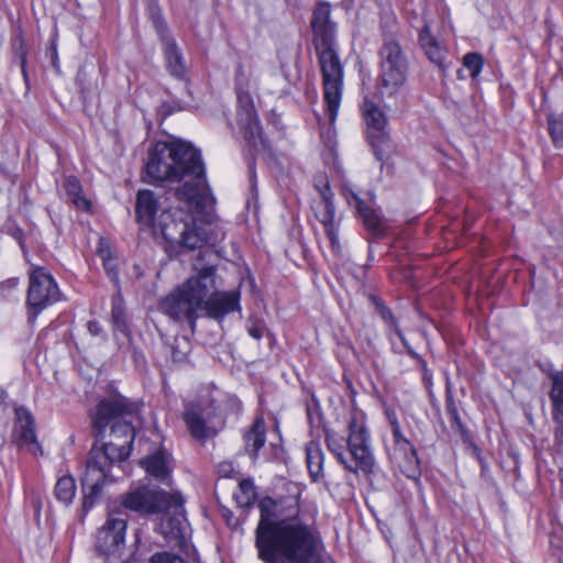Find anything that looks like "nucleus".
<instances>
[{
	"mask_svg": "<svg viewBox=\"0 0 563 563\" xmlns=\"http://www.w3.org/2000/svg\"><path fill=\"white\" fill-rule=\"evenodd\" d=\"M346 445L352 463L349 471L353 473L372 472L374 460L368 446V435L363 424L358 423L356 419L349 422Z\"/></svg>",
	"mask_w": 563,
	"mask_h": 563,
	"instance_id": "9d476101",
	"label": "nucleus"
},
{
	"mask_svg": "<svg viewBox=\"0 0 563 563\" xmlns=\"http://www.w3.org/2000/svg\"><path fill=\"white\" fill-rule=\"evenodd\" d=\"M394 442L396 446L404 452H409L408 463L410 465H418L419 459L416 449L411 445L410 441L401 433V430L393 432Z\"/></svg>",
	"mask_w": 563,
	"mask_h": 563,
	"instance_id": "c756f323",
	"label": "nucleus"
},
{
	"mask_svg": "<svg viewBox=\"0 0 563 563\" xmlns=\"http://www.w3.org/2000/svg\"><path fill=\"white\" fill-rule=\"evenodd\" d=\"M247 331L252 338L260 340L263 336L264 327L261 324H253L247 328Z\"/></svg>",
	"mask_w": 563,
	"mask_h": 563,
	"instance_id": "58836bf2",
	"label": "nucleus"
},
{
	"mask_svg": "<svg viewBox=\"0 0 563 563\" xmlns=\"http://www.w3.org/2000/svg\"><path fill=\"white\" fill-rule=\"evenodd\" d=\"M59 298L60 292L53 276L43 267H34L30 272L27 290V305L33 317Z\"/></svg>",
	"mask_w": 563,
	"mask_h": 563,
	"instance_id": "6e6552de",
	"label": "nucleus"
},
{
	"mask_svg": "<svg viewBox=\"0 0 563 563\" xmlns=\"http://www.w3.org/2000/svg\"><path fill=\"white\" fill-rule=\"evenodd\" d=\"M15 418L12 430V441L19 448H26L33 454L41 451L35 433V421L33 415L24 407L14 409Z\"/></svg>",
	"mask_w": 563,
	"mask_h": 563,
	"instance_id": "ddd939ff",
	"label": "nucleus"
},
{
	"mask_svg": "<svg viewBox=\"0 0 563 563\" xmlns=\"http://www.w3.org/2000/svg\"><path fill=\"white\" fill-rule=\"evenodd\" d=\"M552 387H563V372L551 374Z\"/></svg>",
	"mask_w": 563,
	"mask_h": 563,
	"instance_id": "a19ab883",
	"label": "nucleus"
},
{
	"mask_svg": "<svg viewBox=\"0 0 563 563\" xmlns=\"http://www.w3.org/2000/svg\"><path fill=\"white\" fill-rule=\"evenodd\" d=\"M330 13V4L320 2L313 10L311 27L323 79L325 115L333 123L341 104L343 66L334 48L335 24Z\"/></svg>",
	"mask_w": 563,
	"mask_h": 563,
	"instance_id": "423d86ee",
	"label": "nucleus"
},
{
	"mask_svg": "<svg viewBox=\"0 0 563 563\" xmlns=\"http://www.w3.org/2000/svg\"><path fill=\"white\" fill-rule=\"evenodd\" d=\"M150 563H185V562L179 555L167 552V551H163V552L154 553L150 559Z\"/></svg>",
	"mask_w": 563,
	"mask_h": 563,
	"instance_id": "c9c22d12",
	"label": "nucleus"
},
{
	"mask_svg": "<svg viewBox=\"0 0 563 563\" xmlns=\"http://www.w3.org/2000/svg\"><path fill=\"white\" fill-rule=\"evenodd\" d=\"M238 118L240 125L244 130V137L252 146H257L263 143V140L252 99L247 93H242L240 91L238 95Z\"/></svg>",
	"mask_w": 563,
	"mask_h": 563,
	"instance_id": "2eb2a0df",
	"label": "nucleus"
},
{
	"mask_svg": "<svg viewBox=\"0 0 563 563\" xmlns=\"http://www.w3.org/2000/svg\"><path fill=\"white\" fill-rule=\"evenodd\" d=\"M261 519L255 545L265 563H316L317 541L310 529L296 521H274L276 505L266 497L258 503Z\"/></svg>",
	"mask_w": 563,
	"mask_h": 563,
	"instance_id": "7ed1b4c3",
	"label": "nucleus"
},
{
	"mask_svg": "<svg viewBox=\"0 0 563 563\" xmlns=\"http://www.w3.org/2000/svg\"><path fill=\"white\" fill-rule=\"evenodd\" d=\"M164 52L170 74L176 77H183L186 73V65L172 38H164Z\"/></svg>",
	"mask_w": 563,
	"mask_h": 563,
	"instance_id": "4be33fe9",
	"label": "nucleus"
},
{
	"mask_svg": "<svg viewBox=\"0 0 563 563\" xmlns=\"http://www.w3.org/2000/svg\"><path fill=\"white\" fill-rule=\"evenodd\" d=\"M419 42L428 58L432 63L442 66L443 59L445 57V49L437 41V38L432 36L428 24H424V26L420 31Z\"/></svg>",
	"mask_w": 563,
	"mask_h": 563,
	"instance_id": "a211bd4d",
	"label": "nucleus"
},
{
	"mask_svg": "<svg viewBox=\"0 0 563 563\" xmlns=\"http://www.w3.org/2000/svg\"><path fill=\"white\" fill-rule=\"evenodd\" d=\"M380 67H394L406 69V63L402 56L401 48L396 42L385 43L380 51Z\"/></svg>",
	"mask_w": 563,
	"mask_h": 563,
	"instance_id": "5701e85b",
	"label": "nucleus"
},
{
	"mask_svg": "<svg viewBox=\"0 0 563 563\" xmlns=\"http://www.w3.org/2000/svg\"><path fill=\"white\" fill-rule=\"evenodd\" d=\"M201 407L196 404H187L184 412V420L191 433L198 440H205L208 437L205 420L201 417Z\"/></svg>",
	"mask_w": 563,
	"mask_h": 563,
	"instance_id": "6ab92c4d",
	"label": "nucleus"
},
{
	"mask_svg": "<svg viewBox=\"0 0 563 563\" xmlns=\"http://www.w3.org/2000/svg\"><path fill=\"white\" fill-rule=\"evenodd\" d=\"M7 397V394L4 393L3 389H0V404Z\"/></svg>",
	"mask_w": 563,
	"mask_h": 563,
	"instance_id": "09e8293b",
	"label": "nucleus"
},
{
	"mask_svg": "<svg viewBox=\"0 0 563 563\" xmlns=\"http://www.w3.org/2000/svg\"><path fill=\"white\" fill-rule=\"evenodd\" d=\"M450 391H451V389H448V400H450ZM446 411H448V415L450 416L452 428L455 429L456 431H459L461 434H464L465 428L460 419V416L457 413L455 406L451 401L448 402Z\"/></svg>",
	"mask_w": 563,
	"mask_h": 563,
	"instance_id": "f704fd0d",
	"label": "nucleus"
},
{
	"mask_svg": "<svg viewBox=\"0 0 563 563\" xmlns=\"http://www.w3.org/2000/svg\"><path fill=\"white\" fill-rule=\"evenodd\" d=\"M380 314L386 321L394 323L393 314L387 308H383Z\"/></svg>",
	"mask_w": 563,
	"mask_h": 563,
	"instance_id": "37998d69",
	"label": "nucleus"
},
{
	"mask_svg": "<svg viewBox=\"0 0 563 563\" xmlns=\"http://www.w3.org/2000/svg\"><path fill=\"white\" fill-rule=\"evenodd\" d=\"M356 202L358 214L366 229L375 236H380L385 232V225L379 216L369 207H367L355 194H352Z\"/></svg>",
	"mask_w": 563,
	"mask_h": 563,
	"instance_id": "412c9836",
	"label": "nucleus"
},
{
	"mask_svg": "<svg viewBox=\"0 0 563 563\" xmlns=\"http://www.w3.org/2000/svg\"><path fill=\"white\" fill-rule=\"evenodd\" d=\"M549 131L554 144L563 146V122L552 117L549 118Z\"/></svg>",
	"mask_w": 563,
	"mask_h": 563,
	"instance_id": "72a5a7b5",
	"label": "nucleus"
},
{
	"mask_svg": "<svg viewBox=\"0 0 563 563\" xmlns=\"http://www.w3.org/2000/svg\"><path fill=\"white\" fill-rule=\"evenodd\" d=\"M103 263V267L108 274V276L113 280H118V260L117 257H112L110 260H107Z\"/></svg>",
	"mask_w": 563,
	"mask_h": 563,
	"instance_id": "4c0bfd02",
	"label": "nucleus"
},
{
	"mask_svg": "<svg viewBox=\"0 0 563 563\" xmlns=\"http://www.w3.org/2000/svg\"><path fill=\"white\" fill-rule=\"evenodd\" d=\"M97 253L100 256V258L102 260V262L115 256L111 249V245L104 239L99 240Z\"/></svg>",
	"mask_w": 563,
	"mask_h": 563,
	"instance_id": "e433bc0d",
	"label": "nucleus"
},
{
	"mask_svg": "<svg viewBox=\"0 0 563 563\" xmlns=\"http://www.w3.org/2000/svg\"><path fill=\"white\" fill-rule=\"evenodd\" d=\"M170 495L164 490L142 486L125 494L123 506L141 515L158 514L168 507Z\"/></svg>",
	"mask_w": 563,
	"mask_h": 563,
	"instance_id": "9b49d317",
	"label": "nucleus"
},
{
	"mask_svg": "<svg viewBox=\"0 0 563 563\" xmlns=\"http://www.w3.org/2000/svg\"><path fill=\"white\" fill-rule=\"evenodd\" d=\"M64 188L66 190L67 197L78 209L88 210L90 208L89 200L81 196V186L77 178H66L64 183Z\"/></svg>",
	"mask_w": 563,
	"mask_h": 563,
	"instance_id": "a878e982",
	"label": "nucleus"
},
{
	"mask_svg": "<svg viewBox=\"0 0 563 563\" xmlns=\"http://www.w3.org/2000/svg\"><path fill=\"white\" fill-rule=\"evenodd\" d=\"M243 439L245 452L255 461L258 451L266 442V427L262 417H257L254 420L251 429L244 434Z\"/></svg>",
	"mask_w": 563,
	"mask_h": 563,
	"instance_id": "f3484780",
	"label": "nucleus"
},
{
	"mask_svg": "<svg viewBox=\"0 0 563 563\" xmlns=\"http://www.w3.org/2000/svg\"><path fill=\"white\" fill-rule=\"evenodd\" d=\"M362 111L374 153L378 161H384L388 157L390 152L386 115L375 102L367 98L364 100Z\"/></svg>",
	"mask_w": 563,
	"mask_h": 563,
	"instance_id": "1a4fd4ad",
	"label": "nucleus"
},
{
	"mask_svg": "<svg viewBox=\"0 0 563 563\" xmlns=\"http://www.w3.org/2000/svg\"><path fill=\"white\" fill-rule=\"evenodd\" d=\"M424 383L428 384V385L432 384L427 376H424Z\"/></svg>",
	"mask_w": 563,
	"mask_h": 563,
	"instance_id": "8fccbe9b",
	"label": "nucleus"
},
{
	"mask_svg": "<svg viewBox=\"0 0 563 563\" xmlns=\"http://www.w3.org/2000/svg\"><path fill=\"white\" fill-rule=\"evenodd\" d=\"M168 457L169 455L167 452L158 451L142 460L141 464L147 474L158 481H166L169 475Z\"/></svg>",
	"mask_w": 563,
	"mask_h": 563,
	"instance_id": "aec40b11",
	"label": "nucleus"
},
{
	"mask_svg": "<svg viewBox=\"0 0 563 563\" xmlns=\"http://www.w3.org/2000/svg\"><path fill=\"white\" fill-rule=\"evenodd\" d=\"M306 462L309 473L313 481L321 475L323 467V454L319 443L310 441L306 445Z\"/></svg>",
	"mask_w": 563,
	"mask_h": 563,
	"instance_id": "b1692460",
	"label": "nucleus"
},
{
	"mask_svg": "<svg viewBox=\"0 0 563 563\" xmlns=\"http://www.w3.org/2000/svg\"><path fill=\"white\" fill-rule=\"evenodd\" d=\"M145 172L151 184L180 183L175 196L187 209L203 210L212 202L200 154L189 143H156L148 154Z\"/></svg>",
	"mask_w": 563,
	"mask_h": 563,
	"instance_id": "f03ea898",
	"label": "nucleus"
},
{
	"mask_svg": "<svg viewBox=\"0 0 563 563\" xmlns=\"http://www.w3.org/2000/svg\"><path fill=\"white\" fill-rule=\"evenodd\" d=\"M139 411V404L130 401L120 394L113 393L102 398L92 417L97 435L103 439V433L110 426L109 441L98 448L95 443L87 461L86 472L81 479L84 490V509L93 507L107 482H112L110 467L125 461L131 453L135 438L132 422L128 420Z\"/></svg>",
	"mask_w": 563,
	"mask_h": 563,
	"instance_id": "f257e3e1",
	"label": "nucleus"
},
{
	"mask_svg": "<svg viewBox=\"0 0 563 563\" xmlns=\"http://www.w3.org/2000/svg\"><path fill=\"white\" fill-rule=\"evenodd\" d=\"M406 80V69L380 67L377 92L382 99L395 97Z\"/></svg>",
	"mask_w": 563,
	"mask_h": 563,
	"instance_id": "dca6fc26",
	"label": "nucleus"
},
{
	"mask_svg": "<svg viewBox=\"0 0 563 563\" xmlns=\"http://www.w3.org/2000/svg\"><path fill=\"white\" fill-rule=\"evenodd\" d=\"M159 205L154 192L148 189L139 190L135 212L137 221L152 230L154 235L161 234L168 243L189 250L201 247L208 240L205 229L197 224L194 212L201 210L179 208L163 210L158 218Z\"/></svg>",
	"mask_w": 563,
	"mask_h": 563,
	"instance_id": "39448f33",
	"label": "nucleus"
},
{
	"mask_svg": "<svg viewBox=\"0 0 563 563\" xmlns=\"http://www.w3.org/2000/svg\"><path fill=\"white\" fill-rule=\"evenodd\" d=\"M95 325H96V323H93V322H90V323H89V329H90V331H92V327H95Z\"/></svg>",
	"mask_w": 563,
	"mask_h": 563,
	"instance_id": "3c124183",
	"label": "nucleus"
},
{
	"mask_svg": "<svg viewBox=\"0 0 563 563\" xmlns=\"http://www.w3.org/2000/svg\"><path fill=\"white\" fill-rule=\"evenodd\" d=\"M240 507L251 506L256 498L255 486L251 479H243L239 484V493L234 495Z\"/></svg>",
	"mask_w": 563,
	"mask_h": 563,
	"instance_id": "cd10ccee",
	"label": "nucleus"
},
{
	"mask_svg": "<svg viewBox=\"0 0 563 563\" xmlns=\"http://www.w3.org/2000/svg\"><path fill=\"white\" fill-rule=\"evenodd\" d=\"M559 427L555 432V437L559 440V442L563 443V420L559 422Z\"/></svg>",
	"mask_w": 563,
	"mask_h": 563,
	"instance_id": "c03bdc74",
	"label": "nucleus"
},
{
	"mask_svg": "<svg viewBox=\"0 0 563 563\" xmlns=\"http://www.w3.org/2000/svg\"><path fill=\"white\" fill-rule=\"evenodd\" d=\"M239 308V294L219 292L216 286V271L203 267L188 278L159 302L161 311L174 320H186L195 325L199 312L211 318H222Z\"/></svg>",
	"mask_w": 563,
	"mask_h": 563,
	"instance_id": "20e7f679",
	"label": "nucleus"
},
{
	"mask_svg": "<svg viewBox=\"0 0 563 563\" xmlns=\"http://www.w3.org/2000/svg\"><path fill=\"white\" fill-rule=\"evenodd\" d=\"M126 520L123 518H108L98 530L96 549L104 556V563H125L123 560Z\"/></svg>",
	"mask_w": 563,
	"mask_h": 563,
	"instance_id": "0eeeda50",
	"label": "nucleus"
},
{
	"mask_svg": "<svg viewBox=\"0 0 563 563\" xmlns=\"http://www.w3.org/2000/svg\"><path fill=\"white\" fill-rule=\"evenodd\" d=\"M344 439L339 438L334 434H327V443L329 450L335 455L338 461L349 471V466H352L351 459H349L344 452Z\"/></svg>",
	"mask_w": 563,
	"mask_h": 563,
	"instance_id": "c85d7f7f",
	"label": "nucleus"
},
{
	"mask_svg": "<svg viewBox=\"0 0 563 563\" xmlns=\"http://www.w3.org/2000/svg\"><path fill=\"white\" fill-rule=\"evenodd\" d=\"M185 356H186L185 352L179 353L176 349H174L173 357H174L175 361L180 362V361L185 360Z\"/></svg>",
	"mask_w": 563,
	"mask_h": 563,
	"instance_id": "49530a36",
	"label": "nucleus"
},
{
	"mask_svg": "<svg viewBox=\"0 0 563 563\" xmlns=\"http://www.w3.org/2000/svg\"><path fill=\"white\" fill-rule=\"evenodd\" d=\"M223 518L227 521V525L233 529H236L239 526L238 519L234 518L233 514L229 509H224L222 512Z\"/></svg>",
	"mask_w": 563,
	"mask_h": 563,
	"instance_id": "ea45409f",
	"label": "nucleus"
},
{
	"mask_svg": "<svg viewBox=\"0 0 563 563\" xmlns=\"http://www.w3.org/2000/svg\"><path fill=\"white\" fill-rule=\"evenodd\" d=\"M385 415H386L388 422L397 419L396 412L390 408L385 409Z\"/></svg>",
	"mask_w": 563,
	"mask_h": 563,
	"instance_id": "a18cd8bd",
	"label": "nucleus"
},
{
	"mask_svg": "<svg viewBox=\"0 0 563 563\" xmlns=\"http://www.w3.org/2000/svg\"><path fill=\"white\" fill-rule=\"evenodd\" d=\"M483 63V57L477 53H468L463 58V65L473 78L477 77L482 71Z\"/></svg>",
	"mask_w": 563,
	"mask_h": 563,
	"instance_id": "2f4dec72",
	"label": "nucleus"
},
{
	"mask_svg": "<svg viewBox=\"0 0 563 563\" xmlns=\"http://www.w3.org/2000/svg\"><path fill=\"white\" fill-rule=\"evenodd\" d=\"M306 409L310 424L312 427H320L322 422L320 405L318 398L312 393L310 394V399L307 400Z\"/></svg>",
	"mask_w": 563,
	"mask_h": 563,
	"instance_id": "7c9ffc66",
	"label": "nucleus"
},
{
	"mask_svg": "<svg viewBox=\"0 0 563 563\" xmlns=\"http://www.w3.org/2000/svg\"><path fill=\"white\" fill-rule=\"evenodd\" d=\"M111 318L114 329L124 335H129L130 328L125 314L124 301L120 294H115L112 298Z\"/></svg>",
	"mask_w": 563,
	"mask_h": 563,
	"instance_id": "393cba45",
	"label": "nucleus"
},
{
	"mask_svg": "<svg viewBox=\"0 0 563 563\" xmlns=\"http://www.w3.org/2000/svg\"><path fill=\"white\" fill-rule=\"evenodd\" d=\"M388 423H389V426H390V428H391V433H393L394 431L400 430V424H399L398 419L393 420V421H390V422H388Z\"/></svg>",
	"mask_w": 563,
	"mask_h": 563,
	"instance_id": "de8ad7c7",
	"label": "nucleus"
},
{
	"mask_svg": "<svg viewBox=\"0 0 563 563\" xmlns=\"http://www.w3.org/2000/svg\"><path fill=\"white\" fill-rule=\"evenodd\" d=\"M550 398L553 405V419L559 423L563 420V389H551Z\"/></svg>",
	"mask_w": 563,
	"mask_h": 563,
	"instance_id": "473e14b6",
	"label": "nucleus"
},
{
	"mask_svg": "<svg viewBox=\"0 0 563 563\" xmlns=\"http://www.w3.org/2000/svg\"><path fill=\"white\" fill-rule=\"evenodd\" d=\"M20 65H21V70H22V75L24 78H26V54L24 51H22L20 53Z\"/></svg>",
	"mask_w": 563,
	"mask_h": 563,
	"instance_id": "79ce46f5",
	"label": "nucleus"
},
{
	"mask_svg": "<svg viewBox=\"0 0 563 563\" xmlns=\"http://www.w3.org/2000/svg\"><path fill=\"white\" fill-rule=\"evenodd\" d=\"M321 202L316 210V217L324 227L325 233L330 240V243L334 250L339 249V227L335 222V208L332 201V191L329 186V181L324 177H320L316 183Z\"/></svg>",
	"mask_w": 563,
	"mask_h": 563,
	"instance_id": "f8f14e48",
	"label": "nucleus"
},
{
	"mask_svg": "<svg viewBox=\"0 0 563 563\" xmlns=\"http://www.w3.org/2000/svg\"><path fill=\"white\" fill-rule=\"evenodd\" d=\"M183 504L180 495L172 494L168 507L162 511L164 516L157 527V531L163 534L166 540H179L184 537L185 516Z\"/></svg>",
	"mask_w": 563,
	"mask_h": 563,
	"instance_id": "4468645a",
	"label": "nucleus"
},
{
	"mask_svg": "<svg viewBox=\"0 0 563 563\" xmlns=\"http://www.w3.org/2000/svg\"><path fill=\"white\" fill-rule=\"evenodd\" d=\"M76 494L75 479L71 476H62L55 485V497L65 505H69Z\"/></svg>",
	"mask_w": 563,
	"mask_h": 563,
	"instance_id": "bb28decb",
	"label": "nucleus"
}]
</instances>
